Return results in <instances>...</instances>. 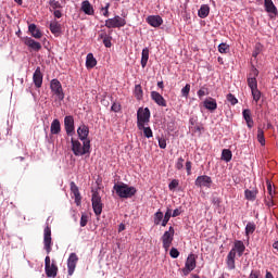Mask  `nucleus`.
I'll return each instance as SVG.
<instances>
[{
	"label": "nucleus",
	"mask_w": 278,
	"mask_h": 278,
	"mask_svg": "<svg viewBox=\"0 0 278 278\" xmlns=\"http://www.w3.org/2000/svg\"><path fill=\"white\" fill-rule=\"evenodd\" d=\"M28 31L33 36V38H37V40H39V38H42V31L39 30V28H38V26H36V24H30L28 26Z\"/></svg>",
	"instance_id": "5701e85b"
},
{
	"label": "nucleus",
	"mask_w": 278,
	"mask_h": 278,
	"mask_svg": "<svg viewBox=\"0 0 278 278\" xmlns=\"http://www.w3.org/2000/svg\"><path fill=\"white\" fill-rule=\"evenodd\" d=\"M86 66L87 68H94V66H97V59H94V54L92 53L87 54Z\"/></svg>",
	"instance_id": "bb28decb"
},
{
	"label": "nucleus",
	"mask_w": 278,
	"mask_h": 278,
	"mask_svg": "<svg viewBox=\"0 0 278 278\" xmlns=\"http://www.w3.org/2000/svg\"><path fill=\"white\" fill-rule=\"evenodd\" d=\"M177 186H179V180L174 179L169 182L168 188H169V190H175V188H177Z\"/></svg>",
	"instance_id": "6e6d98bb"
},
{
	"label": "nucleus",
	"mask_w": 278,
	"mask_h": 278,
	"mask_svg": "<svg viewBox=\"0 0 278 278\" xmlns=\"http://www.w3.org/2000/svg\"><path fill=\"white\" fill-rule=\"evenodd\" d=\"M260 75V71H257V68L252 67L249 77H254L256 79V77Z\"/></svg>",
	"instance_id": "13d9d810"
},
{
	"label": "nucleus",
	"mask_w": 278,
	"mask_h": 278,
	"mask_svg": "<svg viewBox=\"0 0 278 278\" xmlns=\"http://www.w3.org/2000/svg\"><path fill=\"white\" fill-rule=\"evenodd\" d=\"M172 214H173V211L170 208H167L165 215H164V218L162 220V227H166V225H168V220H170V217H172Z\"/></svg>",
	"instance_id": "e433bc0d"
},
{
	"label": "nucleus",
	"mask_w": 278,
	"mask_h": 278,
	"mask_svg": "<svg viewBox=\"0 0 278 278\" xmlns=\"http://www.w3.org/2000/svg\"><path fill=\"white\" fill-rule=\"evenodd\" d=\"M248 86L251 90L257 89V78L255 77H248Z\"/></svg>",
	"instance_id": "4c0bfd02"
},
{
	"label": "nucleus",
	"mask_w": 278,
	"mask_h": 278,
	"mask_svg": "<svg viewBox=\"0 0 278 278\" xmlns=\"http://www.w3.org/2000/svg\"><path fill=\"white\" fill-rule=\"evenodd\" d=\"M71 192L75 198L76 205H81V193L79 192V187L75 184V181H72L70 184Z\"/></svg>",
	"instance_id": "f3484780"
},
{
	"label": "nucleus",
	"mask_w": 278,
	"mask_h": 278,
	"mask_svg": "<svg viewBox=\"0 0 278 278\" xmlns=\"http://www.w3.org/2000/svg\"><path fill=\"white\" fill-rule=\"evenodd\" d=\"M142 86L141 85H136L135 86V97L136 99H138L140 101V99H142Z\"/></svg>",
	"instance_id": "79ce46f5"
},
{
	"label": "nucleus",
	"mask_w": 278,
	"mask_h": 278,
	"mask_svg": "<svg viewBox=\"0 0 278 278\" xmlns=\"http://www.w3.org/2000/svg\"><path fill=\"white\" fill-rule=\"evenodd\" d=\"M159 147H160V149H165L166 148V139L160 138L159 139Z\"/></svg>",
	"instance_id": "e2e57ef3"
},
{
	"label": "nucleus",
	"mask_w": 278,
	"mask_h": 278,
	"mask_svg": "<svg viewBox=\"0 0 278 278\" xmlns=\"http://www.w3.org/2000/svg\"><path fill=\"white\" fill-rule=\"evenodd\" d=\"M212 203L213 205H215V207H220V203H222L220 198L214 197L212 199Z\"/></svg>",
	"instance_id": "bf43d9fd"
},
{
	"label": "nucleus",
	"mask_w": 278,
	"mask_h": 278,
	"mask_svg": "<svg viewBox=\"0 0 278 278\" xmlns=\"http://www.w3.org/2000/svg\"><path fill=\"white\" fill-rule=\"evenodd\" d=\"M47 277H58V265L52 261V264L48 267H45Z\"/></svg>",
	"instance_id": "4be33fe9"
},
{
	"label": "nucleus",
	"mask_w": 278,
	"mask_h": 278,
	"mask_svg": "<svg viewBox=\"0 0 278 278\" xmlns=\"http://www.w3.org/2000/svg\"><path fill=\"white\" fill-rule=\"evenodd\" d=\"M151 99L152 101H154V103H156V105H159L160 108H166L167 103H166V99H164V96L161 94L157 91H151Z\"/></svg>",
	"instance_id": "2eb2a0df"
},
{
	"label": "nucleus",
	"mask_w": 278,
	"mask_h": 278,
	"mask_svg": "<svg viewBox=\"0 0 278 278\" xmlns=\"http://www.w3.org/2000/svg\"><path fill=\"white\" fill-rule=\"evenodd\" d=\"M244 197L248 201H255V199H257V190H255V189H253V190L245 189L244 190Z\"/></svg>",
	"instance_id": "c756f323"
},
{
	"label": "nucleus",
	"mask_w": 278,
	"mask_h": 278,
	"mask_svg": "<svg viewBox=\"0 0 278 278\" xmlns=\"http://www.w3.org/2000/svg\"><path fill=\"white\" fill-rule=\"evenodd\" d=\"M255 223L249 222L245 226V236H251V233H255Z\"/></svg>",
	"instance_id": "c9c22d12"
},
{
	"label": "nucleus",
	"mask_w": 278,
	"mask_h": 278,
	"mask_svg": "<svg viewBox=\"0 0 278 278\" xmlns=\"http://www.w3.org/2000/svg\"><path fill=\"white\" fill-rule=\"evenodd\" d=\"M273 199H275V197H273V195H268L267 198H265L264 203L267 207H274L275 200H273Z\"/></svg>",
	"instance_id": "37998d69"
},
{
	"label": "nucleus",
	"mask_w": 278,
	"mask_h": 278,
	"mask_svg": "<svg viewBox=\"0 0 278 278\" xmlns=\"http://www.w3.org/2000/svg\"><path fill=\"white\" fill-rule=\"evenodd\" d=\"M112 29H101L98 34V40H105L106 38H110L112 36Z\"/></svg>",
	"instance_id": "2f4dec72"
},
{
	"label": "nucleus",
	"mask_w": 278,
	"mask_h": 278,
	"mask_svg": "<svg viewBox=\"0 0 278 278\" xmlns=\"http://www.w3.org/2000/svg\"><path fill=\"white\" fill-rule=\"evenodd\" d=\"M244 251H247V247L244 245V242L240 240H236L233 248L229 251L226 257V264L229 270L236 269V253L238 257H242V255H244Z\"/></svg>",
	"instance_id": "f257e3e1"
},
{
	"label": "nucleus",
	"mask_w": 278,
	"mask_h": 278,
	"mask_svg": "<svg viewBox=\"0 0 278 278\" xmlns=\"http://www.w3.org/2000/svg\"><path fill=\"white\" fill-rule=\"evenodd\" d=\"M50 131L53 136H58L60 131H62V125L60 124V119H53L50 126Z\"/></svg>",
	"instance_id": "b1692460"
},
{
	"label": "nucleus",
	"mask_w": 278,
	"mask_h": 278,
	"mask_svg": "<svg viewBox=\"0 0 278 278\" xmlns=\"http://www.w3.org/2000/svg\"><path fill=\"white\" fill-rule=\"evenodd\" d=\"M231 157H233V154L231 153V150L224 149L222 151V160H224V162H231Z\"/></svg>",
	"instance_id": "473e14b6"
},
{
	"label": "nucleus",
	"mask_w": 278,
	"mask_h": 278,
	"mask_svg": "<svg viewBox=\"0 0 278 278\" xmlns=\"http://www.w3.org/2000/svg\"><path fill=\"white\" fill-rule=\"evenodd\" d=\"M174 239H175V228L172 226L161 237V240L163 242V249L165 251H168V249H170V244H173Z\"/></svg>",
	"instance_id": "0eeeda50"
},
{
	"label": "nucleus",
	"mask_w": 278,
	"mask_h": 278,
	"mask_svg": "<svg viewBox=\"0 0 278 278\" xmlns=\"http://www.w3.org/2000/svg\"><path fill=\"white\" fill-rule=\"evenodd\" d=\"M186 170H187V175H192V162L190 161L186 162Z\"/></svg>",
	"instance_id": "4d7b16f0"
},
{
	"label": "nucleus",
	"mask_w": 278,
	"mask_h": 278,
	"mask_svg": "<svg viewBox=\"0 0 278 278\" xmlns=\"http://www.w3.org/2000/svg\"><path fill=\"white\" fill-rule=\"evenodd\" d=\"M151 121V111L149 108L139 109L137 112V127L139 130L144 129L146 125H149Z\"/></svg>",
	"instance_id": "20e7f679"
},
{
	"label": "nucleus",
	"mask_w": 278,
	"mask_h": 278,
	"mask_svg": "<svg viewBox=\"0 0 278 278\" xmlns=\"http://www.w3.org/2000/svg\"><path fill=\"white\" fill-rule=\"evenodd\" d=\"M195 186L198 188H211V186H212V177H210L207 175L199 176L195 179Z\"/></svg>",
	"instance_id": "ddd939ff"
},
{
	"label": "nucleus",
	"mask_w": 278,
	"mask_h": 278,
	"mask_svg": "<svg viewBox=\"0 0 278 278\" xmlns=\"http://www.w3.org/2000/svg\"><path fill=\"white\" fill-rule=\"evenodd\" d=\"M146 22L148 25H151V27H160L164 23V20H162V16L160 15H149L146 18Z\"/></svg>",
	"instance_id": "dca6fc26"
},
{
	"label": "nucleus",
	"mask_w": 278,
	"mask_h": 278,
	"mask_svg": "<svg viewBox=\"0 0 278 278\" xmlns=\"http://www.w3.org/2000/svg\"><path fill=\"white\" fill-rule=\"evenodd\" d=\"M184 162H185L184 157H181V156L178 157V160L175 164L176 170H182L184 169Z\"/></svg>",
	"instance_id": "09e8293b"
},
{
	"label": "nucleus",
	"mask_w": 278,
	"mask_h": 278,
	"mask_svg": "<svg viewBox=\"0 0 278 278\" xmlns=\"http://www.w3.org/2000/svg\"><path fill=\"white\" fill-rule=\"evenodd\" d=\"M52 12L55 18H62V11L56 9V10H53Z\"/></svg>",
	"instance_id": "69168bd1"
},
{
	"label": "nucleus",
	"mask_w": 278,
	"mask_h": 278,
	"mask_svg": "<svg viewBox=\"0 0 278 278\" xmlns=\"http://www.w3.org/2000/svg\"><path fill=\"white\" fill-rule=\"evenodd\" d=\"M242 114L249 129L253 128V117H251V110L245 109L243 110Z\"/></svg>",
	"instance_id": "a878e982"
},
{
	"label": "nucleus",
	"mask_w": 278,
	"mask_h": 278,
	"mask_svg": "<svg viewBox=\"0 0 278 278\" xmlns=\"http://www.w3.org/2000/svg\"><path fill=\"white\" fill-rule=\"evenodd\" d=\"M264 5L266 12H268L269 14H277V7H275L273 0H264Z\"/></svg>",
	"instance_id": "393cba45"
},
{
	"label": "nucleus",
	"mask_w": 278,
	"mask_h": 278,
	"mask_svg": "<svg viewBox=\"0 0 278 278\" xmlns=\"http://www.w3.org/2000/svg\"><path fill=\"white\" fill-rule=\"evenodd\" d=\"M261 51H262L261 46L256 45L255 50L252 53L253 58H257V55H260Z\"/></svg>",
	"instance_id": "052dcab7"
},
{
	"label": "nucleus",
	"mask_w": 278,
	"mask_h": 278,
	"mask_svg": "<svg viewBox=\"0 0 278 278\" xmlns=\"http://www.w3.org/2000/svg\"><path fill=\"white\" fill-rule=\"evenodd\" d=\"M163 218H164V213H162V211H157L154 214V225H160V223H162Z\"/></svg>",
	"instance_id": "ea45409f"
},
{
	"label": "nucleus",
	"mask_w": 278,
	"mask_h": 278,
	"mask_svg": "<svg viewBox=\"0 0 278 278\" xmlns=\"http://www.w3.org/2000/svg\"><path fill=\"white\" fill-rule=\"evenodd\" d=\"M102 42H103L104 47H106V49H110L112 47V36L106 37V39H102Z\"/></svg>",
	"instance_id": "603ef678"
},
{
	"label": "nucleus",
	"mask_w": 278,
	"mask_h": 278,
	"mask_svg": "<svg viewBox=\"0 0 278 278\" xmlns=\"http://www.w3.org/2000/svg\"><path fill=\"white\" fill-rule=\"evenodd\" d=\"M24 45H26V47H29V49H31L33 51H40V49H42V45L34 40L31 37H26L24 39Z\"/></svg>",
	"instance_id": "a211bd4d"
},
{
	"label": "nucleus",
	"mask_w": 278,
	"mask_h": 278,
	"mask_svg": "<svg viewBox=\"0 0 278 278\" xmlns=\"http://www.w3.org/2000/svg\"><path fill=\"white\" fill-rule=\"evenodd\" d=\"M266 186H267V192H268L269 197H275V190H273V182L267 179Z\"/></svg>",
	"instance_id": "8fccbe9b"
},
{
	"label": "nucleus",
	"mask_w": 278,
	"mask_h": 278,
	"mask_svg": "<svg viewBox=\"0 0 278 278\" xmlns=\"http://www.w3.org/2000/svg\"><path fill=\"white\" fill-rule=\"evenodd\" d=\"M226 99H227L228 103H231L232 105H236L238 103V98L236 96H233L232 93H228L226 96Z\"/></svg>",
	"instance_id": "a18cd8bd"
},
{
	"label": "nucleus",
	"mask_w": 278,
	"mask_h": 278,
	"mask_svg": "<svg viewBox=\"0 0 278 278\" xmlns=\"http://www.w3.org/2000/svg\"><path fill=\"white\" fill-rule=\"evenodd\" d=\"M42 72L40 67H37L34 75H33V81L36 86V88H42Z\"/></svg>",
	"instance_id": "6ab92c4d"
},
{
	"label": "nucleus",
	"mask_w": 278,
	"mask_h": 278,
	"mask_svg": "<svg viewBox=\"0 0 278 278\" xmlns=\"http://www.w3.org/2000/svg\"><path fill=\"white\" fill-rule=\"evenodd\" d=\"M50 89L53 94H55V97L59 99V101H64V89H62V83H60L58 78L51 80Z\"/></svg>",
	"instance_id": "6e6552de"
},
{
	"label": "nucleus",
	"mask_w": 278,
	"mask_h": 278,
	"mask_svg": "<svg viewBox=\"0 0 278 278\" xmlns=\"http://www.w3.org/2000/svg\"><path fill=\"white\" fill-rule=\"evenodd\" d=\"M257 140L262 147H266V138L264 137V130L262 128L257 129Z\"/></svg>",
	"instance_id": "f704fd0d"
},
{
	"label": "nucleus",
	"mask_w": 278,
	"mask_h": 278,
	"mask_svg": "<svg viewBox=\"0 0 278 278\" xmlns=\"http://www.w3.org/2000/svg\"><path fill=\"white\" fill-rule=\"evenodd\" d=\"M77 134H78V138L79 140H81V142H90V139H88V136L90 134V128L86 125V124H81L78 128H77Z\"/></svg>",
	"instance_id": "f8f14e48"
},
{
	"label": "nucleus",
	"mask_w": 278,
	"mask_h": 278,
	"mask_svg": "<svg viewBox=\"0 0 278 278\" xmlns=\"http://www.w3.org/2000/svg\"><path fill=\"white\" fill-rule=\"evenodd\" d=\"M252 92V97H253V101H255V103H258L260 99H262V91H260V89H251Z\"/></svg>",
	"instance_id": "58836bf2"
},
{
	"label": "nucleus",
	"mask_w": 278,
	"mask_h": 278,
	"mask_svg": "<svg viewBox=\"0 0 278 278\" xmlns=\"http://www.w3.org/2000/svg\"><path fill=\"white\" fill-rule=\"evenodd\" d=\"M127 25V21L121 15H115L112 18L105 20L104 26L108 27V29H121V27H125Z\"/></svg>",
	"instance_id": "39448f33"
},
{
	"label": "nucleus",
	"mask_w": 278,
	"mask_h": 278,
	"mask_svg": "<svg viewBox=\"0 0 278 278\" xmlns=\"http://www.w3.org/2000/svg\"><path fill=\"white\" fill-rule=\"evenodd\" d=\"M50 31H51V34H54V36H58L62 31V26L60 25V23H58L55 21L51 22L50 23Z\"/></svg>",
	"instance_id": "c85d7f7f"
},
{
	"label": "nucleus",
	"mask_w": 278,
	"mask_h": 278,
	"mask_svg": "<svg viewBox=\"0 0 278 278\" xmlns=\"http://www.w3.org/2000/svg\"><path fill=\"white\" fill-rule=\"evenodd\" d=\"M112 112H118L121 110V104L114 102L111 106Z\"/></svg>",
	"instance_id": "680f3d73"
},
{
	"label": "nucleus",
	"mask_w": 278,
	"mask_h": 278,
	"mask_svg": "<svg viewBox=\"0 0 278 278\" xmlns=\"http://www.w3.org/2000/svg\"><path fill=\"white\" fill-rule=\"evenodd\" d=\"M198 15L200 18H207L210 16V5L203 4L198 11Z\"/></svg>",
	"instance_id": "cd10ccee"
},
{
	"label": "nucleus",
	"mask_w": 278,
	"mask_h": 278,
	"mask_svg": "<svg viewBox=\"0 0 278 278\" xmlns=\"http://www.w3.org/2000/svg\"><path fill=\"white\" fill-rule=\"evenodd\" d=\"M48 3L50 5V12H53V10H62V3H60L58 0H49Z\"/></svg>",
	"instance_id": "72a5a7b5"
},
{
	"label": "nucleus",
	"mask_w": 278,
	"mask_h": 278,
	"mask_svg": "<svg viewBox=\"0 0 278 278\" xmlns=\"http://www.w3.org/2000/svg\"><path fill=\"white\" fill-rule=\"evenodd\" d=\"M203 105L206 110H210V112H214L218 108V103H216V99L214 98L205 99Z\"/></svg>",
	"instance_id": "412c9836"
},
{
	"label": "nucleus",
	"mask_w": 278,
	"mask_h": 278,
	"mask_svg": "<svg viewBox=\"0 0 278 278\" xmlns=\"http://www.w3.org/2000/svg\"><path fill=\"white\" fill-rule=\"evenodd\" d=\"M207 94H210V89H207L205 86L201 87L198 91L199 99H203V97H207Z\"/></svg>",
	"instance_id": "a19ab883"
},
{
	"label": "nucleus",
	"mask_w": 278,
	"mask_h": 278,
	"mask_svg": "<svg viewBox=\"0 0 278 278\" xmlns=\"http://www.w3.org/2000/svg\"><path fill=\"white\" fill-rule=\"evenodd\" d=\"M195 268H197V257H194V254H190L187 257L185 268H182V274L185 275V277H188V275H190V273H192V270H194Z\"/></svg>",
	"instance_id": "1a4fd4ad"
},
{
	"label": "nucleus",
	"mask_w": 278,
	"mask_h": 278,
	"mask_svg": "<svg viewBox=\"0 0 278 278\" xmlns=\"http://www.w3.org/2000/svg\"><path fill=\"white\" fill-rule=\"evenodd\" d=\"M51 266V257L50 256H46L45 258V268Z\"/></svg>",
	"instance_id": "338daca9"
},
{
	"label": "nucleus",
	"mask_w": 278,
	"mask_h": 278,
	"mask_svg": "<svg viewBox=\"0 0 278 278\" xmlns=\"http://www.w3.org/2000/svg\"><path fill=\"white\" fill-rule=\"evenodd\" d=\"M79 262V256L76 253H71L67 258V273L70 276H73L75 268H77V263Z\"/></svg>",
	"instance_id": "9b49d317"
},
{
	"label": "nucleus",
	"mask_w": 278,
	"mask_h": 278,
	"mask_svg": "<svg viewBox=\"0 0 278 278\" xmlns=\"http://www.w3.org/2000/svg\"><path fill=\"white\" fill-rule=\"evenodd\" d=\"M169 255L170 257H173V260H177V257H179V250H177V248H172L169 251Z\"/></svg>",
	"instance_id": "3c124183"
},
{
	"label": "nucleus",
	"mask_w": 278,
	"mask_h": 278,
	"mask_svg": "<svg viewBox=\"0 0 278 278\" xmlns=\"http://www.w3.org/2000/svg\"><path fill=\"white\" fill-rule=\"evenodd\" d=\"M219 53H229V45L223 42L218 46Z\"/></svg>",
	"instance_id": "49530a36"
},
{
	"label": "nucleus",
	"mask_w": 278,
	"mask_h": 278,
	"mask_svg": "<svg viewBox=\"0 0 278 278\" xmlns=\"http://www.w3.org/2000/svg\"><path fill=\"white\" fill-rule=\"evenodd\" d=\"M81 11L87 14V16H94V8L88 0L81 2Z\"/></svg>",
	"instance_id": "aec40b11"
},
{
	"label": "nucleus",
	"mask_w": 278,
	"mask_h": 278,
	"mask_svg": "<svg viewBox=\"0 0 278 278\" xmlns=\"http://www.w3.org/2000/svg\"><path fill=\"white\" fill-rule=\"evenodd\" d=\"M64 128L67 136H75V118L73 117V115L65 116Z\"/></svg>",
	"instance_id": "9d476101"
},
{
	"label": "nucleus",
	"mask_w": 278,
	"mask_h": 278,
	"mask_svg": "<svg viewBox=\"0 0 278 278\" xmlns=\"http://www.w3.org/2000/svg\"><path fill=\"white\" fill-rule=\"evenodd\" d=\"M102 10V14L103 16H105V18H108L110 16V3H106V5L104 8L101 9Z\"/></svg>",
	"instance_id": "864d4df0"
},
{
	"label": "nucleus",
	"mask_w": 278,
	"mask_h": 278,
	"mask_svg": "<svg viewBox=\"0 0 278 278\" xmlns=\"http://www.w3.org/2000/svg\"><path fill=\"white\" fill-rule=\"evenodd\" d=\"M113 189L119 199H131V197H135L136 192H138L136 187H130L124 182L115 184Z\"/></svg>",
	"instance_id": "7ed1b4c3"
},
{
	"label": "nucleus",
	"mask_w": 278,
	"mask_h": 278,
	"mask_svg": "<svg viewBox=\"0 0 278 278\" xmlns=\"http://www.w3.org/2000/svg\"><path fill=\"white\" fill-rule=\"evenodd\" d=\"M181 96L188 99L190 96V84H187L182 89H181Z\"/></svg>",
	"instance_id": "de8ad7c7"
},
{
	"label": "nucleus",
	"mask_w": 278,
	"mask_h": 278,
	"mask_svg": "<svg viewBox=\"0 0 278 278\" xmlns=\"http://www.w3.org/2000/svg\"><path fill=\"white\" fill-rule=\"evenodd\" d=\"M86 225H88V216L83 214L80 217V227H86Z\"/></svg>",
	"instance_id": "5fc2aeb1"
},
{
	"label": "nucleus",
	"mask_w": 278,
	"mask_h": 278,
	"mask_svg": "<svg viewBox=\"0 0 278 278\" xmlns=\"http://www.w3.org/2000/svg\"><path fill=\"white\" fill-rule=\"evenodd\" d=\"M43 244L46 252L48 254L51 253V227L49 226L43 230Z\"/></svg>",
	"instance_id": "4468645a"
},
{
	"label": "nucleus",
	"mask_w": 278,
	"mask_h": 278,
	"mask_svg": "<svg viewBox=\"0 0 278 278\" xmlns=\"http://www.w3.org/2000/svg\"><path fill=\"white\" fill-rule=\"evenodd\" d=\"M177 216H181V210L175 208L174 212L172 213L173 218H177Z\"/></svg>",
	"instance_id": "0e129e2a"
},
{
	"label": "nucleus",
	"mask_w": 278,
	"mask_h": 278,
	"mask_svg": "<svg viewBox=\"0 0 278 278\" xmlns=\"http://www.w3.org/2000/svg\"><path fill=\"white\" fill-rule=\"evenodd\" d=\"M72 144V152L76 157H80L81 155H90V141H81L72 138L71 139Z\"/></svg>",
	"instance_id": "f03ea898"
},
{
	"label": "nucleus",
	"mask_w": 278,
	"mask_h": 278,
	"mask_svg": "<svg viewBox=\"0 0 278 278\" xmlns=\"http://www.w3.org/2000/svg\"><path fill=\"white\" fill-rule=\"evenodd\" d=\"M197 117H190V119H189V123H190V125H192V126H194V125H197Z\"/></svg>",
	"instance_id": "774afa93"
},
{
	"label": "nucleus",
	"mask_w": 278,
	"mask_h": 278,
	"mask_svg": "<svg viewBox=\"0 0 278 278\" xmlns=\"http://www.w3.org/2000/svg\"><path fill=\"white\" fill-rule=\"evenodd\" d=\"M91 203L96 216H101V213L103 212V202L101 201V194H99V191H92Z\"/></svg>",
	"instance_id": "423d86ee"
},
{
	"label": "nucleus",
	"mask_w": 278,
	"mask_h": 278,
	"mask_svg": "<svg viewBox=\"0 0 278 278\" xmlns=\"http://www.w3.org/2000/svg\"><path fill=\"white\" fill-rule=\"evenodd\" d=\"M141 131H143V136L146 138H153V130H151V127H146L143 126V128L141 129Z\"/></svg>",
	"instance_id": "c03bdc74"
},
{
	"label": "nucleus",
	"mask_w": 278,
	"mask_h": 278,
	"mask_svg": "<svg viewBox=\"0 0 278 278\" xmlns=\"http://www.w3.org/2000/svg\"><path fill=\"white\" fill-rule=\"evenodd\" d=\"M149 62V48H144L141 53V66L142 68L147 67V64Z\"/></svg>",
	"instance_id": "7c9ffc66"
}]
</instances>
